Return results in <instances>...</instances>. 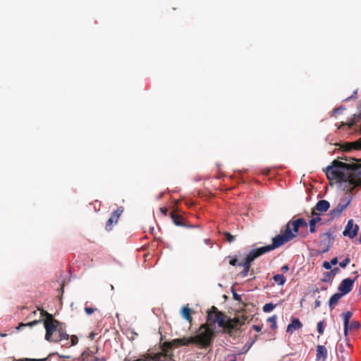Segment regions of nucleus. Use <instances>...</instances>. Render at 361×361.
Masks as SVG:
<instances>
[{"label": "nucleus", "instance_id": "nucleus-1", "mask_svg": "<svg viewBox=\"0 0 361 361\" xmlns=\"http://www.w3.org/2000/svg\"><path fill=\"white\" fill-rule=\"evenodd\" d=\"M354 160L355 162L352 164L334 160L326 169L327 178L343 183V190L349 194L353 192L355 188L361 185V159Z\"/></svg>", "mask_w": 361, "mask_h": 361}, {"label": "nucleus", "instance_id": "nucleus-2", "mask_svg": "<svg viewBox=\"0 0 361 361\" xmlns=\"http://www.w3.org/2000/svg\"><path fill=\"white\" fill-rule=\"evenodd\" d=\"M214 322H217L219 326L224 329V332L228 334L230 336H233L234 331L239 329L243 326L236 316L233 319L227 318L224 312H218Z\"/></svg>", "mask_w": 361, "mask_h": 361}, {"label": "nucleus", "instance_id": "nucleus-3", "mask_svg": "<svg viewBox=\"0 0 361 361\" xmlns=\"http://www.w3.org/2000/svg\"><path fill=\"white\" fill-rule=\"evenodd\" d=\"M293 238L294 235H292L288 228L285 229L284 232L282 234L277 235L272 238V244L259 247L258 250H259L261 253L264 255L268 252H270L277 247L282 246L283 245L290 241Z\"/></svg>", "mask_w": 361, "mask_h": 361}, {"label": "nucleus", "instance_id": "nucleus-4", "mask_svg": "<svg viewBox=\"0 0 361 361\" xmlns=\"http://www.w3.org/2000/svg\"><path fill=\"white\" fill-rule=\"evenodd\" d=\"M215 336L214 331L209 324H203L200 326L199 334L195 336L196 345L202 348H207L210 345L212 339Z\"/></svg>", "mask_w": 361, "mask_h": 361}, {"label": "nucleus", "instance_id": "nucleus-5", "mask_svg": "<svg viewBox=\"0 0 361 361\" xmlns=\"http://www.w3.org/2000/svg\"><path fill=\"white\" fill-rule=\"evenodd\" d=\"M42 316H46L47 319L44 322V328L46 329L45 339L48 341H52L53 334L58 331L61 329V323L56 319H54L53 315L47 312L41 310L40 312Z\"/></svg>", "mask_w": 361, "mask_h": 361}, {"label": "nucleus", "instance_id": "nucleus-6", "mask_svg": "<svg viewBox=\"0 0 361 361\" xmlns=\"http://www.w3.org/2000/svg\"><path fill=\"white\" fill-rule=\"evenodd\" d=\"M261 255L262 254L258 248L253 249L247 255L243 262L238 263V266L243 267V271L240 272L242 277H246L248 275L252 262Z\"/></svg>", "mask_w": 361, "mask_h": 361}, {"label": "nucleus", "instance_id": "nucleus-7", "mask_svg": "<svg viewBox=\"0 0 361 361\" xmlns=\"http://www.w3.org/2000/svg\"><path fill=\"white\" fill-rule=\"evenodd\" d=\"M307 226V223L306 221L304 219L300 218L296 220L289 221L286 224V229L288 228L295 238L298 235L299 228H306Z\"/></svg>", "mask_w": 361, "mask_h": 361}, {"label": "nucleus", "instance_id": "nucleus-8", "mask_svg": "<svg viewBox=\"0 0 361 361\" xmlns=\"http://www.w3.org/2000/svg\"><path fill=\"white\" fill-rule=\"evenodd\" d=\"M321 241L319 243V247L321 248L320 252L324 253L330 250L334 237L331 235V232H326L320 235Z\"/></svg>", "mask_w": 361, "mask_h": 361}, {"label": "nucleus", "instance_id": "nucleus-9", "mask_svg": "<svg viewBox=\"0 0 361 361\" xmlns=\"http://www.w3.org/2000/svg\"><path fill=\"white\" fill-rule=\"evenodd\" d=\"M356 279L357 276L353 279L347 278L342 280L338 286V293L342 294L343 296L348 294L353 290Z\"/></svg>", "mask_w": 361, "mask_h": 361}, {"label": "nucleus", "instance_id": "nucleus-10", "mask_svg": "<svg viewBox=\"0 0 361 361\" xmlns=\"http://www.w3.org/2000/svg\"><path fill=\"white\" fill-rule=\"evenodd\" d=\"M123 211H124L123 207H119L118 208H117L116 210L114 211L111 213L110 218L108 219V221L106 224V226H105L106 231H110L112 230L114 225H115L118 223V221L121 215L123 214Z\"/></svg>", "mask_w": 361, "mask_h": 361}, {"label": "nucleus", "instance_id": "nucleus-11", "mask_svg": "<svg viewBox=\"0 0 361 361\" xmlns=\"http://www.w3.org/2000/svg\"><path fill=\"white\" fill-rule=\"evenodd\" d=\"M184 343L182 342L180 338H176L170 342H164L161 344V348L162 351L165 352L166 355H171L173 357V353L172 348L174 347H179L183 345Z\"/></svg>", "mask_w": 361, "mask_h": 361}, {"label": "nucleus", "instance_id": "nucleus-12", "mask_svg": "<svg viewBox=\"0 0 361 361\" xmlns=\"http://www.w3.org/2000/svg\"><path fill=\"white\" fill-rule=\"evenodd\" d=\"M351 202L350 196L348 198H345L340 202L336 208L331 211V216L332 218L338 217L341 213L348 207Z\"/></svg>", "mask_w": 361, "mask_h": 361}, {"label": "nucleus", "instance_id": "nucleus-13", "mask_svg": "<svg viewBox=\"0 0 361 361\" xmlns=\"http://www.w3.org/2000/svg\"><path fill=\"white\" fill-rule=\"evenodd\" d=\"M359 226L353 224V220L350 219L348 221V224L343 232L344 236H348L350 238H353L357 234Z\"/></svg>", "mask_w": 361, "mask_h": 361}, {"label": "nucleus", "instance_id": "nucleus-14", "mask_svg": "<svg viewBox=\"0 0 361 361\" xmlns=\"http://www.w3.org/2000/svg\"><path fill=\"white\" fill-rule=\"evenodd\" d=\"M330 207V204L327 200H319L314 208L312 209L311 214L312 216L317 215V211L319 212H326Z\"/></svg>", "mask_w": 361, "mask_h": 361}, {"label": "nucleus", "instance_id": "nucleus-15", "mask_svg": "<svg viewBox=\"0 0 361 361\" xmlns=\"http://www.w3.org/2000/svg\"><path fill=\"white\" fill-rule=\"evenodd\" d=\"M171 218L176 226H186L185 219L182 215L178 214L176 209H173L170 214Z\"/></svg>", "mask_w": 361, "mask_h": 361}, {"label": "nucleus", "instance_id": "nucleus-16", "mask_svg": "<svg viewBox=\"0 0 361 361\" xmlns=\"http://www.w3.org/2000/svg\"><path fill=\"white\" fill-rule=\"evenodd\" d=\"M341 148L345 152H349L352 149H361V138L353 142H345L341 145Z\"/></svg>", "mask_w": 361, "mask_h": 361}, {"label": "nucleus", "instance_id": "nucleus-17", "mask_svg": "<svg viewBox=\"0 0 361 361\" xmlns=\"http://www.w3.org/2000/svg\"><path fill=\"white\" fill-rule=\"evenodd\" d=\"M316 360L317 361H326L327 358V349L322 345H318L316 349Z\"/></svg>", "mask_w": 361, "mask_h": 361}, {"label": "nucleus", "instance_id": "nucleus-18", "mask_svg": "<svg viewBox=\"0 0 361 361\" xmlns=\"http://www.w3.org/2000/svg\"><path fill=\"white\" fill-rule=\"evenodd\" d=\"M302 324L298 318H294L291 322L288 325L286 331L293 334L295 331L299 330L302 328Z\"/></svg>", "mask_w": 361, "mask_h": 361}, {"label": "nucleus", "instance_id": "nucleus-19", "mask_svg": "<svg viewBox=\"0 0 361 361\" xmlns=\"http://www.w3.org/2000/svg\"><path fill=\"white\" fill-rule=\"evenodd\" d=\"M221 312V311H219L218 309L212 306V308L207 312V321L209 326L215 324L216 322H214V320L217 317V313Z\"/></svg>", "mask_w": 361, "mask_h": 361}, {"label": "nucleus", "instance_id": "nucleus-20", "mask_svg": "<svg viewBox=\"0 0 361 361\" xmlns=\"http://www.w3.org/2000/svg\"><path fill=\"white\" fill-rule=\"evenodd\" d=\"M173 356L166 355L165 352L157 353L150 357L152 361H167V359L172 360Z\"/></svg>", "mask_w": 361, "mask_h": 361}, {"label": "nucleus", "instance_id": "nucleus-21", "mask_svg": "<svg viewBox=\"0 0 361 361\" xmlns=\"http://www.w3.org/2000/svg\"><path fill=\"white\" fill-rule=\"evenodd\" d=\"M353 313L350 311H347L343 312L341 316L343 319V328H344V334L347 335L348 329L349 326L350 319L352 317Z\"/></svg>", "mask_w": 361, "mask_h": 361}, {"label": "nucleus", "instance_id": "nucleus-22", "mask_svg": "<svg viewBox=\"0 0 361 361\" xmlns=\"http://www.w3.org/2000/svg\"><path fill=\"white\" fill-rule=\"evenodd\" d=\"M343 296V295L340 293H336L330 298L329 301V306L330 310H333L335 307V306L338 303L340 299Z\"/></svg>", "mask_w": 361, "mask_h": 361}, {"label": "nucleus", "instance_id": "nucleus-23", "mask_svg": "<svg viewBox=\"0 0 361 361\" xmlns=\"http://www.w3.org/2000/svg\"><path fill=\"white\" fill-rule=\"evenodd\" d=\"M191 310L188 307H183L181 310V314L188 322H191L192 317L191 316Z\"/></svg>", "mask_w": 361, "mask_h": 361}, {"label": "nucleus", "instance_id": "nucleus-24", "mask_svg": "<svg viewBox=\"0 0 361 361\" xmlns=\"http://www.w3.org/2000/svg\"><path fill=\"white\" fill-rule=\"evenodd\" d=\"M58 333H59V337L55 339L53 338L52 341L59 342L62 340H66V341L68 340L69 335L67 334L66 332H63L61 328L58 329Z\"/></svg>", "mask_w": 361, "mask_h": 361}, {"label": "nucleus", "instance_id": "nucleus-25", "mask_svg": "<svg viewBox=\"0 0 361 361\" xmlns=\"http://www.w3.org/2000/svg\"><path fill=\"white\" fill-rule=\"evenodd\" d=\"M273 279L280 286H283L286 281V279L283 274H276L273 276Z\"/></svg>", "mask_w": 361, "mask_h": 361}, {"label": "nucleus", "instance_id": "nucleus-26", "mask_svg": "<svg viewBox=\"0 0 361 361\" xmlns=\"http://www.w3.org/2000/svg\"><path fill=\"white\" fill-rule=\"evenodd\" d=\"M183 343V345H188L190 344H196L195 336L191 337H183L180 338Z\"/></svg>", "mask_w": 361, "mask_h": 361}, {"label": "nucleus", "instance_id": "nucleus-27", "mask_svg": "<svg viewBox=\"0 0 361 361\" xmlns=\"http://www.w3.org/2000/svg\"><path fill=\"white\" fill-rule=\"evenodd\" d=\"M334 278V273L331 271H327L324 274V278H322L321 281L322 282H329L331 281Z\"/></svg>", "mask_w": 361, "mask_h": 361}, {"label": "nucleus", "instance_id": "nucleus-28", "mask_svg": "<svg viewBox=\"0 0 361 361\" xmlns=\"http://www.w3.org/2000/svg\"><path fill=\"white\" fill-rule=\"evenodd\" d=\"M40 322H41V320H34L33 322H28L27 324L20 323V324H19L18 326L16 329L18 330H20L22 327L33 326L34 325H36Z\"/></svg>", "mask_w": 361, "mask_h": 361}, {"label": "nucleus", "instance_id": "nucleus-29", "mask_svg": "<svg viewBox=\"0 0 361 361\" xmlns=\"http://www.w3.org/2000/svg\"><path fill=\"white\" fill-rule=\"evenodd\" d=\"M236 317L238 318L243 325H244L245 321L248 318L247 316L243 312V310L238 311V314H237Z\"/></svg>", "mask_w": 361, "mask_h": 361}, {"label": "nucleus", "instance_id": "nucleus-30", "mask_svg": "<svg viewBox=\"0 0 361 361\" xmlns=\"http://www.w3.org/2000/svg\"><path fill=\"white\" fill-rule=\"evenodd\" d=\"M276 319H277L276 315H273L272 317L268 318V319H267V322H270L271 324V328L272 329H275L277 327Z\"/></svg>", "mask_w": 361, "mask_h": 361}, {"label": "nucleus", "instance_id": "nucleus-31", "mask_svg": "<svg viewBox=\"0 0 361 361\" xmlns=\"http://www.w3.org/2000/svg\"><path fill=\"white\" fill-rule=\"evenodd\" d=\"M223 234L225 236L226 240L228 243H231L235 241V237L234 235H231L229 232L225 231V232H224Z\"/></svg>", "mask_w": 361, "mask_h": 361}, {"label": "nucleus", "instance_id": "nucleus-32", "mask_svg": "<svg viewBox=\"0 0 361 361\" xmlns=\"http://www.w3.org/2000/svg\"><path fill=\"white\" fill-rule=\"evenodd\" d=\"M275 307V305H274L273 303H267L265 304L264 306H263V311L264 312H269L271 311H272Z\"/></svg>", "mask_w": 361, "mask_h": 361}, {"label": "nucleus", "instance_id": "nucleus-33", "mask_svg": "<svg viewBox=\"0 0 361 361\" xmlns=\"http://www.w3.org/2000/svg\"><path fill=\"white\" fill-rule=\"evenodd\" d=\"M325 322L324 321H320L317 323V331L320 335L324 334Z\"/></svg>", "mask_w": 361, "mask_h": 361}, {"label": "nucleus", "instance_id": "nucleus-34", "mask_svg": "<svg viewBox=\"0 0 361 361\" xmlns=\"http://www.w3.org/2000/svg\"><path fill=\"white\" fill-rule=\"evenodd\" d=\"M316 223L314 220H310L309 225H310V233H315L317 231L316 230Z\"/></svg>", "mask_w": 361, "mask_h": 361}, {"label": "nucleus", "instance_id": "nucleus-35", "mask_svg": "<svg viewBox=\"0 0 361 361\" xmlns=\"http://www.w3.org/2000/svg\"><path fill=\"white\" fill-rule=\"evenodd\" d=\"M232 293H233V298L235 300L238 301L240 302H242L244 307L247 305L246 304L243 303L241 300V297L240 295L237 294L233 289H232Z\"/></svg>", "mask_w": 361, "mask_h": 361}, {"label": "nucleus", "instance_id": "nucleus-36", "mask_svg": "<svg viewBox=\"0 0 361 361\" xmlns=\"http://www.w3.org/2000/svg\"><path fill=\"white\" fill-rule=\"evenodd\" d=\"M350 329H358L360 327V324L358 321H353L349 324Z\"/></svg>", "mask_w": 361, "mask_h": 361}, {"label": "nucleus", "instance_id": "nucleus-37", "mask_svg": "<svg viewBox=\"0 0 361 361\" xmlns=\"http://www.w3.org/2000/svg\"><path fill=\"white\" fill-rule=\"evenodd\" d=\"M350 259L349 257H346L345 259H344L343 261H341L339 263V265L341 267L344 269L347 267V265L350 263Z\"/></svg>", "mask_w": 361, "mask_h": 361}, {"label": "nucleus", "instance_id": "nucleus-38", "mask_svg": "<svg viewBox=\"0 0 361 361\" xmlns=\"http://www.w3.org/2000/svg\"><path fill=\"white\" fill-rule=\"evenodd\" d=\"M84 310H85V313L87 315L92 314L97 310V308L90 307H85Z\"/></svg>", "mask_w": 361, "mask_h": 361}, {"label": "nucleus", "instance_id": "nucleus-39", "mask_svg": "<svg viewBox=\"0 0 361 361\" xmlns=\"http://www.w3.org/2000/svg\"><path fill=\"white\" fill-rule=\"evenodd\" d=\"M78 338L76 336L73 335L71 337V345H75L78 343Z\"/></svg>", "mask_w": 361, "mask_h": 361}, {"label": "nucleus", "instance_id": "nucleus-40", "mask_svg": "<svg viewBox=\"0 0 361 361\" xmlns=\"http://www.w3.org/2000/svg\"><path fill=\"white\" fill-rule=\"evenodd\" d=\"M322 267L327 270L331 269V264L330 262H327V261H325L323 262Z\"/></svg>", "mask_w": 361, "mask_h": 361}, {"label": "nucleus", "instance_id": "nucleus-41", "mask_svg": "<svg viewBox=\"0 0 361 361\" xmlns=\"http://www.w3.org/2000/svg\"><path fill=\"white\" fill-rule=\"evenodd\" d=\"M312 216L313 217L311 219V220H314L316 224L322 220L321 217L319 216V213H317V215Z\"/></svg>", "mask_w": 361, "mask_h": 361}, {"label": "nucleus", "instance_id": "nucleus-42", "mask_svg": "<svg viewBox=\"0 0 361 361\" xmlns=\"http://www.w3.org/2000/svg\"><path fill=\"white\" fill-rule=\"evenodd\" d=\"M343 109V108L341 107V108H336V109H334V111H332V115L333 116H336V114L341 113V111Z\"/></svg>", "mask_w": 361, "mask_h": 361}, {"label": "nucleus", "instance_id": "nucleus-43", "mask_svg": "<svg viewBox=\"0 0 361 361\" xmlns=\"http://www.w3.org/2000/svg\"><path fill=\"white\" fill-rule=\"evenodd\" d=\"M229 264L232 266L238 265V260L235 258H233L230 260Z\"/></svg>", "mask_w": 361, "mask_h": 361}, {"label": "nucleus", "instance_id": "nucleus-44", "mask_svg": "<svg viewBox=\"0 0 361 361\" xmlns=\"http://www.w3.org/2000/svg\"><path fill=\"white\" fill-rule=\"evenodd\" d=\"M281 271L283 273H286L288 270H289V267L288 265L286 264L284 266H283L281 269Z\"/></svg>", "mask_w": 361, "mask_h": 361}, {"label": "nucleus", "instance_id": "nucleus-45", "mask_svg": "<svg viewBox=\"0 0 361 361\" xmlns=\"http://www.w3.org/2000/svg\"><path fill=\"white\" fill-rule=\"evenodd\" d=\"M160 211L164 215H167L168 209L166 207H161Z\"/></svg>", "mask_w": 361, "mask_h": 361}, {"label": "nucleus", "instance_id": "nucleus-46", "mask_svg": "<svg viewBox=\"0 0 361 361\" xmlns=\"http://www.w3.org/2000/svg\"><path fill=\"white\" fill-rule=\"evenodd\" d=\"M331 266L332 265H336L337 263H338V258L337 257H334L331 262H330Z\"/></svg>", "mask_w": 361, "mask_h": 361}, {"label": "nucleus", "instance_id": "nucleus-47", "mask_svg": "<svg viewBox=\"0 0 361 361\" xmlns=\"http://www.w3.org/2000/svg\"><path fill=\"white\" fill-rule=\"evenodd\" d=\"M252 329H255L257 332H259L262 330V327L258 325H253Z\"/></svg>", "mask_w": 361, "mask_h": 361}, {"label": "nucleus", "instance_id": "nucleus-48", "mask_svg": "<svg viewBox=\"0 0 361 361\" xmlns=\"http://www.w3.org/2000/svg\"><path fill=\"white\" fill-rule=\"evenodd\" d=\"M357 93V90H356L354 91L353 94L351 96L348 97L346 99V100H349L350 99L355 98L356 97Z\"/></svg>", "mask_w": 361, "mask_h": 361}, {"label": "nucleus", "instance_id": "nucleus-49", "mask_svg": "<svg viewBox=\"0 0 361 361\" xmlns=\"http://www.w3.org/2000/svg\"><path fill=\"white\" fill-rule=\"evenodd\" d=\"M331 272L334 273V276H335L336 274L339 271V269L338 267H335L333 269H331Z\"/></svg>", "mask_w": 361, "mask_h": 361}, {"label": "nucleus", "instance_id": "nucleus-50", "mask_svg": "<svg viewBox=\"0 0 361 361\" xmlns=\"http://www.w3.org/2000/svg\"><path fill=\"white\" fill-rule=\"evenodd\" d=\"M46 359H26V361H44Z\"/></svg>", "mask_w": 361, "mask_h": 361}, {"label": "nucleus", "instance_id": "nucleus-51", "mask_svg": "<svg viewBox=\"0 0 361 361\" xmlns=\"http://www.w3.org/2000/svg\"><path fill=\"white\" fill-rule=\"evenodd\" d=\"M348 125L349 128H352V126L354 125V122H350L349 123H342L341 126Z\"/></svg>", "mask_w": 361, "mask_h": 361}, {"label": "nucleus", "instance_id": "nucleus-52", "mask_svg": "<svg viewBox=\"0 0 361 361\" xmlns=\"http://www.w3.org/2000/svg\"><path fill=\"white\" fill-rule=\"evenodd\" d=\"M95 337V334L94 332H91L89 335V338L91 339V340H93Z\"/></svg>", "mask_w": 361, "mask_h": 361}, {"label": "nucleus", "instance_id": "nucleus-53", "mask_svg": "<svg viewBox=\"0 0 361 361\" xmlns=\"http://www.w3.org/2000/svg\"><path fill=\"white\" fill-rule=\"evenodd\" d=\"M320 306V301L316 300L315 301V307H319Z\"/></svg>", "mask_w": 361, "mask_h": 361}, {"label": "nucleus", "instance_id": "nucleus-54", "mask_svg": "<svg viewBox=\"0 0 361 361\" xmlns=\"http://www.w3.org/2000/svg\"><path fill=\"white\" fill-rule=\"evenodd\" d=\"M263 173H264V174H265V175H268V174H269V169H266Z\"/></svg>", "mask_w": 361, "mask_h": 361}, {"label": "nucleus", "instance_id": "nucleus-55", "mask_svg": "<svg viewBox=\"0 0 361 361\" xmlns=\"http://www.w3.org/2000/svg\"><path fill=\"white\" fill-rule=\"evenodd\" d=\"M133 361H146V360H144V359H137V360H135Z\"/></svg>", "mask_w": 361, "mask_h": 361}, {"label": "nucleus", "instance_id": "nucleus-56", "mask_svg": "<svg viewBox=\"0 0 361 361\" xmlns=\"http://www.w3.org/2000/svg\"><path fill=\"white\" fill-rule=\"evenodd\" d=\"M254 342H255V341H252L250 343V344L249 345L248 348H250L253 345Z\"/></svg>", "mask_w": 361, "mask_h": 361}, {"label": "nucleus", "instance_id": "nucleus-57", "mask_svg": "<svg viewBox=\"0 0 361 361\" xmlns=\"http://www.w3.org/2000/svg\"><path fill=\"white\" fill-rule=\"evenodd\" d=\"M358 292H359V294H360V295H361V284H360V288H359V290H358Z\"/></svg>", "mask_w": 361, "mask_h": 361}, {"label": "nucleus", "instance_id": "nucleus-58", "mask_svg": "<svg viewBox=\"0 0 361 361\" xmlns=\"http://www.w3.org/2000/svg\"><path fill=\"white\" fill-rule=\"evenodd\" d=\"M6 336V334H1V333H0V336Z\"/></svg>", "mask_w": 361, "mask_h": 361}, {"label": "nucleus", "instance_id": "nucleus-59", "mask_svg": "<svg viewBox=\"0 0 361 361\" xmlns=\"http://www.w3.org/2000/svg\"><path fill=\"white\" fill-rule=\"evenodd\" d=\"M61 290L62 292L63 291V285L61 286Z\"/></svg>", "mask_w": 361, "mask_h": 361}, {"label": "nucleus", "instance_id": "nucleus-60", "mask_svg": "<svg viewBox=\"0 0 361 361\" xmlns=\"http://www.w3.org/2000/svg\"><path fill=\"white\" fill-rule=\"evenodd\" d=\"M341 159L347 160V159H346V158H343V157H341Z\"/></svg>", "mask_w": 361, "mask_h": 361}, {"label": "nucleus", "instance_id": "nucleus-61", "mask_svg": "<svg viewBox=\"0 0 361 361\" xmlns=\"http://www.w3.org/2000/svg\"><path fill=\"white\" fill-rule=\"evenodd\" d=\"M96 361H99V359L97 357H95Z\"/></svg>", "mask_w": 361, "mask_h": 361}, {"label": "nucleus", "instance_id": "nucleus-62", "mask_svg": "<svg viewBox=\"0 0 361 361\" xmlns=\"http://www.w3.org/2000/svg\"><path fill=\"white\" fill-rule=\"evenodd\" d=\"M209 240H205V242L207 243Z\"/></svg>", "mask_w": 361, "mask_h": 361}, {"label": "nucleus", "instance_id": "nucleus-63", "mask_svg": "<svg viewBox=\"0 0 361 361\" xmlns=\"http://www.w3.org/2000/svg\"><path fill=\"white\" fill-rule=\"evenodd\" d=\"M124 361H128L126 359Z\"/></svg>", "mask_w": 361, "mask_h": 361}]
</instances>
